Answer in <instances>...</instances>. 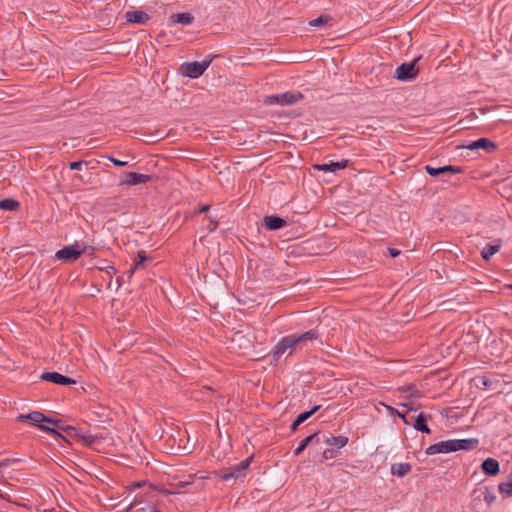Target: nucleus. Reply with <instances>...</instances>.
<instances>
[{
	"instance_id": "f257e3e1",
	"label": "nucleus",
	"mask_w": 512,
	"mask_h": 512,
	"mask_svg": "<svg viewBox=\"0 0 512 512\" xmlns=\"http://www.w3.org/2000/svg\"><path fill=\"white\" fill-rule=\"evenodd\" d=\"M319 333L316 329H311L302 334H291L281 338L273 349L274 359H279L290 349H302L309 342L318 339Z\"/></svg>"
},
{
	"instance_id": "f03ea898",
	"label": "nucleus",
	"mask_w": 512,
	"mask_h": 512,
	"mask_svg": "<svg viewBox=\"0 0 512 512\" xmlns=\"http://www.w3.org/2000/svg\"><path fill=\"white\" fill-rule=\"evenodd\" d=\"M17 419L19 421H26V420H28L33 425H35L38 428H40L41 430H44V431H47V432H50V433H54V434H56L55 429L44 425V423H50V424H53L57 428H62L60 420L48 418L43 413L38 412V411H33V412L28 413V414H20L17 417Z\"/></svg>"
},
{
	"instance_id": "7ed1b4c3",
	"label": "nucleus",
	"mask_w": 512,
	"mask_h": 512,
	"mask_svg": "<svg viewBox=\"0 0 512 512\" xmlns=\"http://www.w3.org/2000/svg\"><path fill=\"white\" fill-rule=\"evenodd\" d=\"M212 62V57L205 59L202 62H186L180 66V71L183 76L196 79L199 78Z\"/></svg>"
},
{
	"instance_id": "20e7f679",
	"label": "nucleus",
	"mask_w": 512,
	"mask_h": 512,
	"mask_svg": "<svg viewBox=\"0 0 512 512\" xmlns=\"http://www.w3.org/2000/svg\"><path fill=\"white\" fill-rule=\"evenodd\" d=\"M303 99V94L300 92H285L277 95H270L266 97L265 103L268 105H292Z\"/></svg>"
},
{
	"instance_id": "39448f33",
	"label": "nucleus",
	"mask_w": 512,
	"mask_h": 512,
	"mask_svg": "<svg viewBox=\"0 0 512 512\" xmlns=\"http://www.w3.org/2000/svg\"><path fill=\"white\" fill-rule=\"evenodd\" d=\"M421 59V56L416 57L414 60L408 63H403L396 68L395 77L400 81H410L416 78L419 73V69L416 67L417 62Z\"/></svg>"
},
{
	"instance_id": "423d86ee",
	"label": "nucleus",
	"mask_w": 512,
	"mask_h": 512,
	"mask_svg": "<svg viewBox=\"0 0 512 512\" xmlns=\"http://www.w3.org/2000/svg\"><path fill=\"white\" fill-rule=\"evenodd\" d=\"M250 458H247L245 460H242L237 465L229 468L225 473L221 475V479L223 481H229L233 478H238L239 476L243 475L245 471L248 469L250 465Z\"/></svg>"
},
{
	"instance_id": "0eeeda50",
	"label": "nucleus",
	"mask_w": 512,
	"mask_h": 512,
	"mask_svg": "<svg viewBox=\"0 0 512 512\" xmlns=\"http://www.w3.org/2000/svg\"><path fill=\"white\" fill-rule=\"evenodd\" d=\"M453 444H454L453 439L440 441V442H437V443H434V444L428 446L425 450V453L427 455H436V454H441V453L455 452Z\"/></svg>"
},
{
	"instance_id": "6e6552de",
	"label": "nucleus",
	"mask_w": 512,
	"mask_h": 512,
	"mask_svg": "<svg viewBox=\"0 0 512 512\" xmlns=\"http://www.w3.org/2000/svg\"><path fill=\"white\" fill-rule=\"evenodd\" d=\"M41 380L48 381L57 385H73L76 381L58 372H44L40 376Z\"/></svg>"
},
{
	"instance_id": "1a4fd4ad",
	"label": "nucleus",
	"mask_w": 512,
	"mask_h": 512,
	"mask_svg": "<svg viewBox=\"0 0 512 512\" xmlns=\"http://www.w3.org/2000/svg\"><path fill=\"white\" fill-rule=\"evenodd\" d=\"M425 171L431 177H438L447 173L458 174L463 172V168L459 166L446 165L442 167H433L431 165L425 166Z\"/></svg>"
},
{
	"instance_id": "9d476101",
	"label": "nucleus",
	"mask_w": 512,
	"mask_h": 512,
	"mask_svg": "<svg viewBox=\"0 0 512 512\" xmlns=\"http://www.w3.org/2000/svg\"><path fill=\"white\" fill-rule=\"evenodd\" d=\"M466 148L469 150L483 149L487 153H493L497 149V144L488 138H479L472 141Z\"/></svg>"
},
{
	"instance_id": "9b49d317",
	"label": "nucleus",
	"mask_w": 512,
	"mask_h": 512,
	"mask_svg": "<svg viewBox=\"0 0 512 512\" xmlns=\"http://www.w3.org/2000/svg\"><path fill=\"white\" fill-rule=\"evenodd\" d=\"M151 180L150 175L141 174L137 172H127L125 174V179L121 182V184L134 186L138 184H144Z\"/></svg>"
},
{
	"instance_id": "f8f14e48",
	"label": "nucleus",
	"mask_w": 512,
	"mask_h": 512,
	"mask_svg": "<svg viewBox=\"0 0 512 512\" xmlns=\"http://www.w3.org/2000/svg\"><path fill=\"white\" fill-rule=\"evenodd\" d=\"M349 160L343 159L341 161H331L330 163L325 164H317L314 166V168L318 171H324V172H336L337 170L344 169L348 167Z\"/></svg>"
},
{
	"instance_id": "ddd939ff",
	"label": "nucleus",
	"mask_w": 512,
	"mask_h": 512,
	"mask_svg": "<svg viewBox=\"0 0 512 512\" xmlns=\"http://www.w3.org/2000/svg\"><path fill=\"white\" fill-rule=\"evenodd\" d=\"M124 17L127 22L134 24H145L150 19V16L142 10L127 11Z\"/></svg>"
},
{
	"instance_id": "4468645a",
	"label": "nucleus",
	"mask_w": 512,
	"mask_h": 512,
	"mask_svg": "<svg viewBox=\"0 0 512 512\" xmlns=\"http://www.w3.org/2000/svg\"><path fill=\"white\" fill-rule=\"evenodd\" d=\"M264 226L267 230L274 231L286 226V221L276 215L265 216L263 219Z\"/></svg>"
},
{
	"instance_id": "2eb2a0df",
	"label": "nucleus",
	"mask_w": 512,
	"mask_h": 512,
	"mask_svg": "<svg viewBox=\"0 0 512 512\" xmlns=\"http://www.w3.org/2000/svg\"><path fill=\"white\" fill-rule=\"evenodd\" d=\"M454 440V451L459 450H472L477 447L479 444L478 439L476 438H467V439H453Z\"/></svg>"
},
{
	"instance_id": "dca6fc26",
	"label": "nucleus",
	"mask_w": 512,
	"mask_h": 512,
	"mask_svg": "<svg viewBox=\"0 0 512 512\" xmlns=\"http://www.w3.org/2000/svg\"><path fill=\"white\" fill-rule=\"evenodd\" d=\"M481 468L484 474L488 476H495L500 471L499 462L494 458H487L482 462Z\"/></svg>"
},
{
	"instance_id": "f3484780",
	"label": "nucleus",
	"mask_w": 512,
	"mask_h": 512,
	"mask_svg": "<svg viewBox=\"0 0 512 512\" xmlns=\"http://www.w3.org/2000/svg\"><path fill=\"white\" fill-rule=\"evenodd\" d=\"M430 418V415H427L425 413H420L413 423V427L415 430L420 431L422 433L430 434L431 430L427 426V421Z\"/></svg>"
},
{
	"instance_id": "a211bd4d",
	"label": "nucleus",
	"mask_w": 512,
	"mask_h": 512,
	"mask_svg": "<svg viewBox=\"0 0 512 512\" xmlns=\"http://www.w3.org/2000/svg\"><path fill=\"white\" fill-rule=\"evenodd\" d=\"M348 437L344 435L330 436L325 440L327 446L336 449L337 451L348 444Z\"/></svg>"
},
{
	"instance_id": "6ab92c4d",
	"label": "nucleus",
	"mask_w": 512,
	"mask_h": 512,
	"mask_svg": "<svg viewBox=\"0 0 512 512\" xmlns=\"http://www.w3.org/2000/svg\"><path fill=\"white\" fill-rule=\"evenodd\" d=\"M63 252L67 256H81L86 253V246L82 243L75 242L72 245L63 247Z\"/></svg>"
},
{
	"instance_id": "aec40b11",
	"label": "nucleus",
	"mask_w": 512,
	"mask_h": 512,
	"mask_svg": "<svg viewBox=\"0 0 512 512\" xmlns=\"http://www.w3.org/2000/svg\"><path fill=\"white\" fill-rule=\"evenodd\" d=\"M499 493L502 498H509L512 496V474L508 476V478L499 483Z\"/></svg>"
},
{
	"instance_id": "412c9836",
	"label": "nucleus",
	"mask_w": 512,
	"mask_h": 512,
	"mask_svg": "<svg viewBox=\"0 0 512 512\" xmlns=\"http://www.w3.org/2000/svg\"><path fill=\"white\" fill-rule=\"evenodd\" d=\"M170 19H171V21L173 23H180V24H183V25H189V24H191L193 22L194 17H193V15L191 13L184 12V13L172 14Z\"/></svg>"
},
{
	"instance_id": "4be33fe9",
	"label": "nucleus",
	"mask_w": 512,
	"mask_h": 512,
	"mask_svg": "<svg viewBox=\"0 0 512 512\" xmlns=\"http://www.w3.org/2000/svg\"><path fill=\"white\" fill-rule=\"evenodd\" d=\"M411 471L409 463H396L391 466V473L398 477H403Z\"/></svg>"
},
{
	"instance_id": "5701e85b",
	"label": "nucleus",
	"mask_w": 512,
	"mask_h": 512,
	"mask_svg": "<svg viewBox=\"0 0 512 512\" xmlns=\"http://www.w3.org/2000/svg\"><path fill=\"white\" fill-rule=\"evenodd\" d=\"M20 206V203L11 198H5L0 200V209L5 211H16Z\"/></svg>"
},
{
	"instance_id": "b1692460",
	"label": "nucleus",
	"mask_w": 512,
	"mask_h": 512,
	"mask_svg": "<svg viewBox=\"0 0 512 512\" xmlns=\"http://www.w3.org/2000/svg\"><path fill=\"white\" fill-rule=\"evenodd\" d=\"M317 437V433H314L312 435H309L307 436L306 438H304L300 444L294 449V455L295 456H298L300 455L304 450L305 448L311 443L314 441V439Z\"/></svg>"
},
{
	"instance_id": "393cba45",
	"label": "nucleus",
	"mask_w": 512,
	"mask_h": 512,
	"mask_svg": "<svg viewBox=\"0 0 512 512\" xmlns=\"http://www.w3.org/2000/svg\"><path fill=\"white\" fill-rule=\"evenodd\" d=\"M331 21H332L331 16H329L327 14H323V15H320L318 18L309 21V26L322 27V26L327 25Z\"/></svg>"
},
{
	"instance_id": "a878e982",
	"label": "nucleus",
	"mask_w": 512,
	"mask_h": 512,
	"mask_svg": "<svg viewBox=\"0 0 512 512\" xmlns=\"http://www.w3.org/2000/svg\"><path fill=\"white\" fill-rule=\"evenodd\" d=\"M499 249H500V244L488 243L483 247L480 256H493L494 254H496L499 251Z\"/></svg>"
},
{
	"instance_id": "bb28decb",
	"label": "nucleus",
	"mask_w": 512,
	"mask_h": 512,
	"mask_svg": "<svg viewBox=\"0 0 512 512\" xmlns=\"http://www.w3.org/2000/svg\"><path fill=\"white\" fill-rule=\"evenodd\" d=\"M399 390L406 394L408 398H420L421 394L414 385L400 387Z\"/></svg>"
},
{
	"instance_id": "cd10ccee",
	"label": "nucleus",
	"mask_w": 512,
	"mask_h": 512,
	"mask_svg": "<svg viewBox=\"0 0 512 512\" xmlns=\"http://www.w3.org/2000/svg\"><path fill=\"white\" fill-rule=\"evenodd\" d=\"M320 407H321L320 405H315L312 409L300 413L297 417H299L300 421L304 422L308 418H310L312 415H314L320 409Z\"/></svg>"
},
{
	"instance_id": "c85d7f7f",
	"label": "nucleus",
	"mask_w": 512,
	"mask_h": 512,
	"mask_svg": "<svg viewBox=\"0 0 512 512\" xmlns=\"http://www.w3.org/2000/svg\"><path fill=\"white\" fill-rule=\"evenodd\" d=\"M146 259L147 258H139L138 261H136L134 263L133 267H131L129 270H127L126 274H127L128 278H130L133 275L135 270L142 268L144 266V262Z\"/></svg>"
},
{
	"instance_id": "c756f323",
	"label": "nucleus",
	"mask_w": 512,
	"mask_h": 512,
	"mask_svg": "<svg viewBox=\"0 0 512 512\" xmlns=\"http://www.w3.org/2000/svg\"><path fill=\"white\" fill-rule=\"evenodd\" d=\"M338 451L330 446L323 451L322 457L324 460L333 459L338 455Z\"/></svg>"
},
{
	"instance_id": "7c9ffc66",
	"label": "nucleus",
	"mask_w": 512,
	"mask_h": 512,
	"mask_svg": "<svg viewBox=\"0 0 512 512\" xmlns=\"http://www.w3.org/2000/svg\"><path fill=\"white\" fill-rule=\"evenodd\" d=\"M137 512H161L158 508L153 504H145L140 507Z\"/></svg>"
},
{
	"instance_id": "2f4dec72",
	"label": "nucleus",
	"mask_w": 512,
	"mask_h": 512,
	"mask_svg": "<svg viewBox=\"0 0 512 512\" xmlns=\"http://www.w3.org/2000/svg\"><path fill=\"white\" fill-rule=\"evenodd\" d=\"M82 165H83V161H75V162H71L69 164V168L71 170H76V171H79L82 169Z\"/></svg>"
},
{
	"instance_id": "473e14b6",
	"label": "nucleus",
	"mask_w": 512,
	"mask_h": 512,
	"mask_svg": "<svg viewBox=\"0 0 512 512\" xmlns=\"http://www.w3.org/2000/svg\"><path fill=\"white\" fill-rule=\"evenodd\" d=\"M495 500V495L487 491V493L484 495V501L487 505H491Z\"/></svg>"
},
{
	"instance_id": "72a5a7b5",
	"label": "nucleus",
	"mask_w": 512,
	"mask_h": 512,
	"mask_svg": "<svg viewBox=\"0 0 512 512\" xmlns=\"http://www.w3.org/2000/svg\"><path fill=\"white\" fill-rule=\"evenodd\" d=\"M395 414H396L398 417H400V418L403 420V422H404L405 424H407V425L411 424V422L407 419V416H406L407 412H401V411H399V410L397 409V410H396V412H395Z\"/></svg>"
},
{
	"instance_id": "f704fd0d",
	"label": "nucleus",
	"mask_w": 512,
	"mask_h": 512,
	"mask_svg": "<svg viewBox=\"0 0 512 512\" xmlns=\"http://www.w3.org/2000/svg\"><path fill=\"white\" fill-rule=\"evenodd\" d=\"M109 160L115 165V166H118V167H123V166H126L128 163L126 161H121V160H118L114 157H109Z\"/></svg>"
},
{
	"instance_id": "c9c22d12",
	"label": "nucleus",
	"mask_w": 512,
	"mask_h": 512,
	"mask_svg": "<svg viewBox=\"0 0 512 512\" xmlns=\"http://www.w3.org/2000/svg\"><path fill=\"white\" fill-rule=\"evenodd\" d=\"M385 250L389 252L390 256H399L401 253L399 250L389 247H385Z\"/></svg>"
},
{
	"instance_id": "e433bc0d",
	"label": "nucleus",
	"mask_w": 512,
	"mask_h": 512,
	"mask_svg": "<svg viewBox=\"0 0 512 512\" xmlns=\"http://www.w3.org/2000/svg\"><path fill=\"white\" fill-rule=\"evenodd\" d=\"M208 220H209V225H208V227H207V228H208V230H209V231H214V230L217 228L218 223H217V222H215V221H213L211 218H208Z\"/></svg>"
},
{
	"instance_id": "4c0bfd02",
	"label": "nucleus",
	"mask_w": 512,
	"mask_h": 512,
	"mask_svg": "<svg viewBox=\"0 0 512 512\" xmlns=\"http://www.w3.org/2000/svg\"><path fill=\"white\" fill-rule=\"evenodd\" d=\"M210 209V205H203L199 208L198 212L199 213H205L207 212L208 210Z\"/></svg>"
},
{
	"instance_id": "58836bf2",
	"label": "nucleus",
	"mask_w": 512,
	"mask_h": 512,
	"mask_svg": "<svg viewBox=\"0 0 512 512\" xmlns=\"http://www.w3.org/2000/svg\"><path fill=\"white\" fill-rule=\"evenodd\" d=\"M59 260H62L63 262L65 263H70L74 260H76L77 258H68V257H65V258H58Z\"/></svg>"
},
{
	"instance_id": "ea45409f",
	"label": "nucleus",
	"mask_w": 512,
	"mask_h": 512,
	"mask_svg": "<svg viewBox=\"0 0 512 512\" xmlns=\"http://www.w3.org/2000/svg\"><path fill=\"white\" fill-rule=\"evenodd\" d=\"M401 406L403 407H406L407 408V411L406 412H409L411 410H414V408L411 406L410 403H402Z\"/></svg>"
},
{
	"instance_id": "a19ab883",
	"label": "nucleus",
	"mask_w": 512,
	"mask_h": 512,
	"mask_svg": "<svg viewBox=\"0 0 512 512\" xmlns=\"http://www.w3.org/2000/svg\"><path fill=\"white\" fill-rule=\"evenodd\" d=\"M141 486L140 482H134L130 485V490H134L136 488H139Z\"/></svg>"
},
{
	"instance_id": "79ce46f5",
	"label": "nucleus",
	"mask_w": 512,
	"mask_h": 512,
	"mask_svg": "<svg viewBox=\"0 0 512 512\" xmlns=\"http://www.w3.org/2000/svg\"><path fill=\"white\" fill-rule=\"evenodd\" d=\"M54 256H66L65 253L63 252V248L56 251L55 252V255Z\"/></svg>"
},
{
	"instance_id": "37998d69",
	"label": "nucleus",
	"mask_w": 512,
	"mask_h": 512,
	"mask_svg": "<svg viewBox=\"0 0 512 512\" xmlns=\"http://www.w3.org/2000/svg\"><path fill=\"white\" fill-rule=\"evenodd\" d=\"M383 405H384V406H385V407H386L390 412H392V413H394V414H395V412H396V410H397L396 408L391 407V406H389V405H385V404H383Z\"/></svg>"
},
{
	"instance_id": "c03bdc74",
	"label": "nucleus",
	"mask_w": 512,
	"mask_h": 512,
	"mask_svg": "<svg viewBox=\"0 0 512 512\" xmlns=\"http://www.w3.org/2000/svg\"><path fill=\"white\" fill-rule=\"evenodd\" d=\"M294 423L299 426L300 424H302L303 422L299 420V417H297L295 420H294Z\"/></svg>"
},
{
	"instance_id": "a18cd8bd",
	"label": "nucleus",
	"mask_w": 512,
	"mask_h": 512,
	"mask_svg": "<svg viewBox=\"0 0 512 512\" xmlns=\"http://www.w3.org/2000/svg\"><path fill=\"white\" fill-rule=\"evenodd\" d=\"M298 428V426L293 422L290 429L291 431H295Z\"/></svg>"
},
{
	"instance_id": "49530a36",
	"label": "nucleus",
	"mask_w": 512,
	"mask_h": 512,
	"mask_svg": "<svg viewBox=\"0 0 512 512\" xmlns=\"http://www.w3.org/2000/svg\"><path fill=\"white\" fill-rule=\"evenodd\" d=\"M136 256L141 257V256H145V255H144L143 251H138Z\"/></svg>"
},
{
	"instance_id": "de8ad7c7",
	"label": "nucleus",
	"mask_w": 512,
	"mask_h": 512,
	"mask_svg": "<svg viewBox=\"0 0 512 512\" xmlns=\"http://www.w3.org/2000/svg\"><path fill=\"white\" fill-rule=\"evenodd\" d=\"M180 485H181L182 487H184V486H186V485H189V482H181V483H180Z\"/></svg>"
},
{
	"instance_id": "09e8293b",
	"label": "nucleus",
	"mask_w": 512,
	"mask_h": 512,
	"mask_svg": "<svg viewBox=\"0 0 512 512\" xmlns=\"http://www.w3.org/2000/svg\"><path fill=\"white\" fill-rule=\"evenodd\" d=\"M2 465H3V463H2V462H0V467H1Z\"/></svg>"
},
{
	"instance_id": "8fccbe9b",
	"label": "nucleus",
	"mask_w": 512,
	"mask_h": 512,
	"mask_svg": "<svg viewBox=\"0 0 512 512\" xmlns=\"http://www.w3.org/2000/svg\"><path fill=\"white\" fill-rule=\"evenodd\" d=\"M511 288H512V286H511Z\"/></svg>"
}]
</instances>
